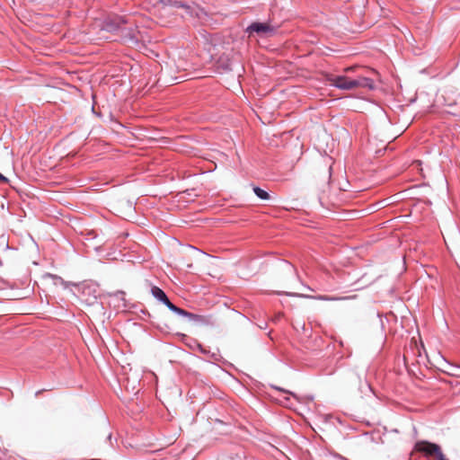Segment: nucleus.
I'll return each instance as SVG.
<instances>
[{
	"label": "nucleus",
	"instance_id": "f03ea898",
	"mask_svg": "<svg viewBox=\"0 0 460 460\" xmlns=\"http://www.w3.org/2000/svg\"><path fill=\"white\" fill-rule=\"evenodd\" d=\"M127 23V20L122 16H111L105 19L103 22V30L115 32L122 29V26Z\"/></svg>",
	"mask_w": 460,
	"mask_h": 460
},
{
	"label": "nucleus",
	"instance_id": "9b49d317",
	"mask_svg": "<svg viewBox=\"0 0 460 460\" xmlns=\"http://www.w3.org/2000/svg\"><path fill=\"white\" fill-rule=\"evenodd\" d=\"M49 276L56 280H58L60 282H63V279L60 278V277H58V276H55V275H52V274H49Z\"/></svg>",
	"mask_w": 460,
	"mask_h": 460
},
{
	"label": "nucleus",
	"instance_id": "6e6552de",
	"mask_svg": "<svg viewBox=\"0 0 460 460\" xmlns=\"http://www.w3.org/2000/svg\"><path fill=\"white\" fill-rule=\"evenodd\" d=\"M124 296H125V293L123 291H117L115 294H114V296L117 297V298H119L121 299L122 301H124Z\"/></svg>",
	"mask_w": 460,
	"mask_h": 460
},
{
	"label": "nucleus",
	"instance_id": "7ed1b4c3",
	"mask_svg": "<svg viewBox=\"0 0 460 460\" xmlns=\"http://www.w3.org/2000/svg\"><path fill=\"white\" fill-rule=\"evenodd\" d=\"M151 294L152 296L156 298L159 302L163 303L164 305L167 306V308L175 314V312L178 309V306L173 305L168 298L165 292L161 289L160 288L154 286L151 288Z\"/></svg>",
	"mask_w": 460,
	"mask_h": 460
},
{
	"label": "nucleus",
	"instance_id": "1a4fd4ad",
	"mask_svg": "<svg viewBox=\"0 0 460 460\" xmlns=\"http://www.w3.org/2000/svg\"><path fill=\"white\" fill-rule=\"evenodd\" d=\"M317 298L320 300H327V301L338 299L336 297H329V296H319Z\"/></svg>",
	"mask_w": 460,
	"mask_h": 460
},
{
	"label": "nucleus",
	"instance_id": "ddd939ff",
	"mask_svg": "<svg viewBox=\"0 0 460 460\" xmlns=\"http://www.w3.org/2000/svg\"><path fill=\"white\" fill-rule=\"evenodd\" d=\"M288 296H298L297 294H292V293H289L288 294Z\"/></svg>",
	"mask_w": 460,
	"mask_h": 460
},
{
	"label": "nucleus",
	"instance_id": "39448f33",
	"mask_svg": "<svg viewBox=\"0 0 460 460\" xmlns=\"http://www.w3.org/2000/svg\"><path fill=\"white\" fill-rule=\"evenodd\" d=\"M275 28L265 22H252L247 28V31L256 32L260 35H271L275 32Z\"/></svg>",
	"mask_w": 460,
	"mask_h": 460
},
{
	"label": "nucleus",
	"instance_id": "423d86ee",
	"mask_svg": "<svg viewBox=\"0 0 460 460\" xmlns=\"http://www.w3.org/2000/svg\"><path fill=\"white\" fill-rule=\"evenodd\" d=\"M159 2L163 3L164 4H170V5H174L175 7L184 8L186 10V12L188 13H190V15L194 14L193 8L186 4L181 3V2L173 1V0H159Z\"/></svg>",
	"mask_w": 460,
	"mask_h": 460
},
{
	"label": "nucleus",
	"instance_id": "0eeeda50",
	"mask_svg": "<svg viewBox=\"0 0 460 460\" xmlns=\"http://www.w3.org/2000/svg\"><path fill=\"white\" fill-rule=\"evenodd\" d=\"M253 192L259 199L262 200H267L270 199V194L260 187H254Z\"/></svg>",
	"mask_w": 460,
	"mask_h": 460
},
{
	"label": "nucleus",
	"instance_id": "20e7f679",
	"mask_svg": "<svg viewBox=\"0 0 460 460\" xmlns=\"http://www.w3.org/2000/svg\"><path fill=\"white\" fill-rule=\"evenodd\" d=\"M175 314L180 315V316L186 317V318H188V320L190 322H193V323H198V324H208L210 323V320H209V318L208 316L201 315V314H196L188 312V311H186L184 309H181L180 307H178V309L175 312Z\"/></svg>",
	"mask_w": 460,
	"mask_h": 460
},
{
	"label": "nucleus",
	"instance_id": "9d476101",
	"mask_svg": "<svg viewBox=\"0 0 460 460\" xmlns=\"http://www.w3.org/2000/svg\"><path fill=\"white\" fill-rule=\"evenodd\" d=\"M9 180L0 172V183H8Z\"/></svg>",
	"mask_w": 460,
	"mask_h": 460
},
{
	"label": "nucleus",
	"instance_id": "4468645a",
	"mask_svg": "<svg viewBox=\"0 0 460 460\" xmlns=\"http://www.w3.org/2000/svg\"><path fill=\"white\" fill-rule=\"evenodd\" d=\"M108 439L111 441V434H110V435L108 436Z\"/></svg>",
	"mask_w": 460,
	"mask_h": 460
},
{
	"label": "nucleus",
	"instance_id": "f8f14e48",
	"mask_svg": "<svg viewBox=\"0 0 460 460\" xmlns=\"http://www.w3.org/2000/svg\"><path fill=\"white\" fill-rule=\"evenodd\" d=\"M286 265H287L288 268L293 269V266H292V265H290L289 263H286Z\"/></svg>",
	"mask_w": 460,
	"mask_h": 460
},
{
	"label": "nucleus",
	"instance_id": "f257e3e1",
	"mask_svg": "<svg viewBox=\"0 0 460 460\" xmlns=\"http://www.w3.org/2000/svg\"><path fill=\"white\" fill-rule=\"evenodd\" d=\"M326 81L332 86L341 90L349 91L358 87L373 89L374 81L368 77H358L357 79H350L345 75H328Z\"/></svg>",
	"mask_w": 460,
	"mask_h": 460
}]
</instances>
